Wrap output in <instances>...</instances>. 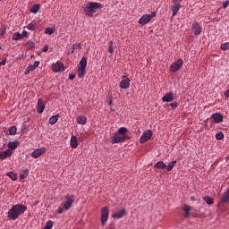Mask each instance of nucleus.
Instances as JSON below:
<instances>
[{
	"label": "nucleus",
	"instance_id": "1",
	"mask_svg": "<svg viewBox=\"0 0 229 229\" xmlns=\"http://www.w3.org/2000/svg\"><path fill=\"white\" fill-rule=\"evenodd\" d=\"M28 210V208L25 205L22 204H16L12 207V208L9 209L7 213V217L11 221H16V219H19L22 214H24Z\"/></svg>",
	"mask_w": 229,
	"mask_h": 229
},
{
	"label": "nucleus",
	"instance_id": "2",
	"mask_svg": "<svg viewBox=\"0 0 229 229\" xmlns=\"http://www.w3.org/2000/svg\"><path fill=\"white\" fill-rule=\"evenodd\" d=\"M128 133V129L126 127H121L118 129L117 132L112 137V140L114 144H119V142H124L130 139L126 134Z\"/></svg>",
	"mask_w": 229,
	"mask_h": 229
},
{
	"label": "nucleus",
	"instance_id": "3",
	"mask_svg": "<svg viewBox=\"0 0 229 229\" xmlns=\"http://www.w3.org/2000/svg\"><path fill=\"white\" fill-rule=\"evenodd\" d=\"M103 8V4L98 2H89L84 7V13L89 17H92L98 10Z\"/></svg>",
	"mask_w": 229,
	"mask_h": 229
},
{
	"label": "nucleus",
	"instance_id": "4",
	"mask_svg": "<svg viewBox=\"0 0 229 229\" xmlns=\"http://www.w3.org/2000/svg\"><path fill=\"white\" fill-rule=\"evenodd\" d=\"M64 202L63 206L59 207L57 209V214H64L65 210H71L72 205L74 204V195L64 196Z\"/></svg>",
	"mask_w": 229,
	"mask_h": 229
},
{
	"label": "nucleus",
	"instance_id": "5",
	"mask_svg": "<svg viewBox=\"0 0 229 229\" xmlns=\"http://www.w3.org/2000/svg\"><path fill=\"white\" fill-rule=\"evenodd\" d=\"M87 57L83 56L78 65V77L85 78V74H87Z\"/></svg>",
	"mask_w": 229,
	"mask_h": 229
},
{
	"label": "nucleus",
	"instance_id": "6",
	"mask_svg": "<svg viewBox=\"0 0 229 229\" xmlns=\"http://www.w3.org/2000/svg\"><path fill=\"white\" fill-rule=\"evenodd\" d=\"M153 17H157V13L152 12L151 14L142 15L138 22L140 24V26H146V24L151 22V19H153Z\"/></svg>",
	"mask_w": 229,
	"mask_h": 229
},
{
	"label": "nucleus",
	"instance_id": "7",
	"mask_svg": "<svg viewBox=\"0 0 229 229\" xmlns=\"http://www.w3.org/2000/svg\"><path fill=\"white\" fill-rule=\"evenodd\" d=\"M181 67H183V60L178 59L170 65V72H177Z\"/></svg>",
	"mask_w": 229,
	"mask_h": 229
},
{
	"label": "nucleus",
	"instance_id": "8",
	"mask_svg": "<svg viewBox=\"0 0 229 229\" xmlns=\"http://www.w3.org/2000/svg\"><path fill=\"white\" fill-rule=\"evenodd\" d=\"M151 137H153V131L151 130H147L140 139V144H146L148 140H150Z\"/></svg>",
	"mask_w": 229,
	"mask_h": 229
},
{
	"label": "nucleus",
	"instance_id": "9",
	"mask_svg": "<svg viewBox=\"0 0 229 229\" xmlns=\"http://www.w3.org/2000/svg\"><path fill=\"white\" fill-rule=\"evenodd\" d=\"M106 221H108V208L105 207L101 209L102 226H105V225H106Z\"/></svg>",
	"mask_w": 229,
	"mask_h": 229
},
{
	"label": "nucleus",
	"instance_id": "10",
	"mask_svg": "<svg viewBox=\"0 0 229 229\" xmlns=\"http://www.w3.org/2000/svg\"><path fill=\"white\" fill-rule=\"evenodd\" d=\"M52 71H54V72H63V71H65V67L64 64L57 62L52 64Z\"/></svg>",
	"mask_w": 229,
	"mask_h": 229
},
{
	"label": "nucleus",
	"instance_id": "11",
	"mask_svg": "<svg viewBox=\"0 0 229 229\" xmlns=\"http://www.w3.org/2000/svg\"><path fill=\"white\" fill-rule=\"evenodd\" d=\"M47 149L46 148H36L32 153L31 157L32 158H38V157H41V155H44Z\"/></svg>",
	"mask_w": 229,
	"mask_h": 229
},
{
	"label": "nucleus",
	"instance_id": "12",
	"mask_svg": "<svg viewBox=\"0 0 229 229\" xmlns=\"http://www.w3.org/2000/svg\"><path fill=\"white\" fill-rule=\"evenodd\" d=\"M192 31H193L194 35H196V36L201 35V31H203L201 24H199L198 22H193L192 23Z\"/></svg>",
	"mask_w": 229,
	"mask_h": 229
},
{
	"label": "nucleus",
	"instance_id": "13",
	"mask_svg": "<svg viewBox=\"0 0 229 229\" xmlns=\"http://www.w3.org/2000/svg\"><path fill=\"white\" fill-rule=\"evenodd\" d=\"M38 65H40V62L35 61L33 64H30L25 69L24 74H30L32 71H35V69H37V67H38Z\"/></svg>",
	"mask_w": 229,
	"mask_h": 229
},
{
	"label": "nucleus",
	"instance_id": "14",
	"mask_svg": "<svg viewBox=\"0 0 229 229\" xmlns=\"http://www.w3.org/2000/svg\"><path fill=\"white\" fill-rule=\"evenodd\" d=\"M45 108H46V105L44 104V100L42 98H38V104H37L38 114H44Z\"/></svg>",
	"mask_w": 229,
	"mask_h": 229
},
{
	"label": "nucleus",
	"instance_id": "15",
	"mask_svg": "<svg viewBox=\"0 0 229 229\" xmlns=\"http://www.w3.org/2000/svg\"><path fill=\"white\" fill-rule=\"evenodd\" d=\"M182 210L183 211V217H185L186 219H189V217H191V211L192 210V208H191V206L189 205H184L182 208Z\"/></svg>",
	"mask_w": 229,
	"mask_h": 229
},
{
	"label": "nucleus",
	"instance_id": "16",
	"mask_svg": "<svg viewBox=\"0 0 229 229\" xmlns=\"http://www.w3.org/2000/svg\"><path fill=\"white\" fill-rule=\"evenodd\" d=\"M126 216V209H121L112 215V217L114 219H121V217H124Z\"/></svg>",
	"mask_w": 229,
	"mask_h": 229
},
{
	"label": "nucleus",
	"instance_id": "17",
	"mask_svg": "<svg viewBox=\"0 0 229 229\" xmlns=\"http://www.w3.org/2000/svg\"><path fill=\"white\" fill-rule=\"evenodd\" d=\"M212 119L215 121L216 124H219L224 119L223 114L221 113H215L212 114Z\"/></svg>",
	"mask_w": 229,
	"mask_h": 229
},
{
	"label": "nucleus",
	"instance_id": "18",
	"mask_svg": "<svg viewBox=\"0 0 229 229\" xmlns=\"http://www.w3.org/2000/svg\"><path fill=\"white\" fill-rule=\"evenodd\" d=\"M131 81L127 78L120 81V89H130V82Z\"/></svg>",
	"mask_w": 229,
	"mask_h": 229
},
{
	"label": "nucleus",
	"instance_id": "19",
	"mask_svg": "<svg viewBox=\"0 0 229 229\" xmlns=\"http://www.w3.org/2000/svg\"><path fill=\"white\" fill-rule=\"evenodd\" d=\"M173 99H174L173 92L166 93L162 98V101H164V103H171V101H173Z\"/></svg>",
	"mask_w": 229,
	"mask_h": 229
},
{
	"label": "nucleus",
	"instance_id": "20",
	"mask_svg": "<svg viewBox=\"0 0 229 229\" xmlns=\"http://www.w3.org/2000/svg\"><path fill=\"white\" fill-rule=\"evenodd\" d=\"M70 146L72 149H76V148H78V138H76V136L72 135L71 137Z\"/></svg>",
	"mask_w": 229,
	"mask_h": 229
},
{
	"label": "nucleus",
	"instance_id": "21",
	"mask_svg": "<svg viewBox=\"0 0 229 229\" xmlns=\"http://www.w3.org/2000/svg\"><path fill=\"white\" fill-rule=\"evenodd\" d=\"M7 148H9L10 151L13 149H17L19 148V141L14 140V141H9L7 144Z\"/></svg>",
	"mask_w": 229,
	"mask_h": 229
},
{
	"label": "nucleus",
	"instance_id": "22",
	"mask_svg": "<svg viewBox=\"0 0 229 229\" xmlns=\"http://www.w3.org/2000/svg\"><path fill=\"white\" fill-rule=\"evenodd\" d=\"M77 123L81 124V126L87 124V116L85 115H79L76 119Z\"/></svg>",
	"mask_w": 229,
	"mask_h": 229
},
{
	"label": "nucleus",
	"instance_id": "23",
	"mask_svg": "<svg viewBox=\"0 0 229 229\" xmlns=\"http://www.w3.org/2000/svg\"><path fill=\"white\" fill-rule=\"evenodd\" d=\"M180 8H182V4L176 3L172 6V12H173V17H175V15L180 12Z\"/></svg>",
	"mask_w": 229,
	"mask_h": 229
},
{
	"label": "nucleus",
	"instance_id": "24",
	"mask_svg": "<svg viewBox=\"0 0 229 229\" xmlns=\"http://www.w3.org/2000/svg\"><path fill=\"white\" fill-rule=\"evenodd\" d=\"M12 153L13 152L10 149H6V150H4L3 152H0V158L2 160H4L5 158H8V157H10L12 155Z\"/></svg>",
	"mask_w": 229,
	"mask_h": 229
},
{
	"label": "nucleus",
	"instance_id": "25",
	"mask_svg": "<svg viewBox=\"0 0 229 229\" xmlns=\"http://www.w3.org/2000/svg\"><path fill=\"white\" fill-rule=\"evenodd\" d=\"M220 199L223 203L229 204V190H227L225 192L222 194Z\"/></svg>",
	"mask_w": 229,
	"mask_h": 229
},
{
	"label": "nucleus",
	"instance_id": "26",
	"mask_svg": "<svg viewBox=\"0 0 229 229\" xmlns=\"http://www.w3.org/2000/svg\"><path fill=\"white\" fill-rule=\"evenodd\" d=\"M37 26H38V21H37L36 20H33V21L27 26V28H28L30 31H35V30H37Z\"/></svg>",
	"mask_w": 229,
	"mask_h": 229
},
{
	"label": "nucleus",
	"instance_id": "27",
	"mask_svg": "<svg viewBox=\"0 0 229 229\" xmlns=\"http://www.w3.org/2000/svg\"><path fill=\"white\" fill-rule=\"evenodd\" d=\"M60 117V114H55L53 115L52 117L49 118L48 123L49 124H56L58 123V118Z\"/></svg>",
	"mask_w": 229,
	"mask_h": 229
},
{
	"label": "nucleus",
	"instance_id": "28",
	"mask_svg": "<svg viewBox=\"0 0 229 229\" xmlns=\"http://www.w3.org/2000/svg\"><path fill=\"white\" fill-rule=\"evenodd\" d=\"M30 174V170L25 169L20 174L21 180H26Z\"/></svg>",
	"mask_w": 229,
	"mask_h": 229
},
{
	"label": "nucleus",
	"instance_id": "29",
	"mask_svg": "<svg viewBox=\"0 0 229 229\" xmlns=\"http://www.w3.org/2000/svg\"><path fill=\"white\" fill-rule=\"evenodd\" d=\"M155 167H157V169H166L167 165L165 164L163 161H158Z\"/></svg>",
	"mask_w": 229,
	"mask_h": 229
},
{
	"label": "nucleus",
	"instance_id": "30",
	"mask_svg": "<svg viewBox=\"0 0 229 229\" xmlns=\"http://www.w3.org/2000/svg\"><path fill=\"white\" fill-rule=\"evenodd\" d=\"M40 10V4H34L31 8H30V13H38V11Z\"/></svg>",
	"mask_w": 229,
	"mask_h": 229
},
{
	"label": "nucleus",
	"instance_id": "31",
	"mask_svg": "<svg viewBox=\"0 0 229 229\" xmlns=\"http://www.w3.org/2000/svg\"><path fill=\"white\" fill-rule=\"evenodd\" d=\"M174 165H176V160L170 162L168 165H166V171L168 172L173 171V169L174 168Z\"/></svg>",
	"mask_w": 229,
	"mask_h": 229
},
{
	"label": "nucleus",
	"instance_id": "32",
	"mask_svg": "<svg viewBox=\"0 0 229 229\" xmlns=\"http://www.w3.org/2000/svg\"><path fill=\"white\" fill-rule=\"evenodd\" d=\"M107 47L108 53H110V55H114V41H110Z\"/></svg>",
	"mask_w": 229,
	"mask_h": 229
},
{
	"label": "nucleus",
	"instance_id": "33",
	"mask_svg": "<svg viewBox=\"0 0 229 229\" xmlns=\"http://www.w3.org/2000/svg\"><path fill=\"white\" fill-rule=\"evenodd\" d=\"M7 176L9 178H11V180H13V182H16V180H17V174H15V173H13V172L7 173Z\"/></svg>",
	"mask_w": 229,
	"mask_h": 229
},
{
	"label": "nucleus",
	"instance_id": "34",
	"mask_svg": "<svg viewBox=\"0 0 229 229\" xmlns=\"http://www.w3.org/2000/svg\"><path fill=\"white\" fill-rule=\"evenodd\" d=\"M204 201H205L208 205H213V204H214V199L210 198L209 196L204 197Z\"/></svg>",
	"mask_w": 229,
	"mask_h": 229
},
{
	"label": "nucleus",
	"instance_id": "35",
	"mask_svg": "<svg viewBox=\"0 0 229 229\" xmlns=\"http://www.w3.org/2000/svg\"><path fill=\"white\" fill-rule=\"evenodd\" d=\"M9 135H17V127L16 126H12L9 129Z\"/></svg>",
	"mask_w": 229,
	"mask_h": 229
},
{
	"label": "nucleus",
	"instance_id": "36",
	"mask_svg": "<svg viewBox=\"0 0 229 229\" xmlns=\"http://www.w3.org/2000/svg\"><path fill=\"white\" fill-rule=\"evenodd\" d=\"M26 47H27L28 49H35V42H33V41H28V42L26 43Z\"/></svg>",
	"mask_w": 229,
	"mask_h": 229
},
{
	"label": "nucleus",
	"instance_id": "37",
	"mask_svg": "<svg viewBox=\"0 0 229 229\" xmlns=\"http://www.w3.org/2000/svg\"><path fill=\"white\" fill-rule=\"evenodd\" d=\"M21 38H22V35L19 32L13 35V40H21Z\"/></svg>",
	"mask_w": 229,
	"mask_h": 229
},
{
	"label": "nucleus",
	"instance_id": "38",
	"mask_svg": "<svg viewBox=\"0 0 229 229\" xmlns=\"http://www.w3.org/2000/svg\"><path fill=\"white\" fill-rule=\"evenodd\" d=\"M220 49H222V51H228L229 42H225V43L222 44L220 47Z\"/></svg>",
	"mask_w": 229,
	"mask_h": 229
},
{
	"label": "nucleus",
	"instance_id": "39",
	"mask_svg": "<svg viewBox=\"0 0 229 229\" xmlns=\"http://www.w3.org/2000/svg\"><path fill=\"white\" fill-rule=\"evenodd\" d=\"M72 49H73V51H80V49H81V43H76V44H73L72 46Z\"/></svg>",
	"mask_w": 229,
	"mask_h": 229
},
{
	"label": "nucleus",
	"instance_id": "40",
	"mask_svg": "<svg viewBox=\"0 0 229 229\" xmlns=\"http://www.w3.org/2000/svg\"><path fill=\"white\" fill-rule=\"evenodd\" d=\"M216 140H223L225 139V134L223 132H218L216 134Z\"/></svg>",
	"mask_w": 229,
	"mask_h": 229
},
{
	"label": "nucleus",
	"instance_id": "41",
	"mask_svg": "<svg viewBox=\"0 0 229 229\" xmlns=\"http://www.w3.org/2000/svg\"><path fill=\"white\" fill-rule=\"evenodd\" d=\"M45 33H46L47 35H53V34L55 33V30H53V28H47V29L45 30Z\"/></svg>",
	"mask_w": 229,
	"mask_h": 229
},
{
	"label": "nucleus",
	"instance_id": "42",
	"mask_svg": "<svg viewBox=\"0 0 229 229\" xmlns=\"http://www.w3.org/2000/svg\"><path fill=\"white\" fill-rule=\"evenodd\" d=\"M45 228H47V229L53 228V221H51V220L47 221L46 225H45Z\"/></svg>",
	"mask_w": 229,
	"mask_h": 229
},
{
	"label": "nucleus",
	"instance_id": "43",
	"mask_svg": "<svg viewBox=\"0 0 229 229\" xmlns=\"http://www.w3.org/2000/svg\"><path fill=\"white\" fill-rule=\"evenodd\" d=\"M6 34V27L1 29L0 37H4Z\"/></svg>",
	"mask_w": 229,
	"mask_h": 229
},
{
	"label": "nucleus",
	"instance_id": "44",
	"mask_svg": "<svg viewBox=\"0 0 229 229\" xmlns=\"http://www.w3.org/2000/svg\"><path fill=\"white\" fill-rule=\"evenodd\" d=\"M48 49H49V46L45 45L44 47L42 48V51H43V53H46V52H47Z\"/></svg>",
	"mask_w": 229,
	"mask_h": 229
},
{
	"label": "nucleus",
	"instance_id": "45",
	"mask_svg": "<svg viewBox=\"0 0 229 229\" xmlns=\"http://www.w3.org/2000/svg\"><path fill=\"white\" fill-rule=\"evenodd\" d=\"M228 6H229V1L224 2L223 8H228Z\"/></svg>",
	"mask_w": 229,
	"mask_h": 229
},
{
	"label": "nucleus",
	"instance_id": "46",
	"mask_svg": "<svg viewBox=\"0 0 229 229\" xmlns=\"http://www.w3.org/2000/svg\"><path fill=\"white\" fill-rule=\"evenodd\" d=\"M24 37H28V31L23 30L21 33V38H24Z\"/></svg>",
	"mask_w": 229,
	"mask_h": 229
},
{
	"label": "nucleus",
	"instance_id": "47",
	"mask_svg": "<svg viewBox=\"0 0 229 229\" xmlns=\"http://www.w3.org/2000/svg\"><path fill=\"white\" fill-rule=\"evenodd\" d=\"M170 106H172V108H176L178 106L177 103H171Z\"/></svg>",
	"mask_w": 229,
	"mask_h": 229
},
{
	"label": "nucleus",
	"instance_id": "48",
	"mask_svg": "<svg viewBox=\"0 0 229 229\" xmlns=\"http://www.w3.org/2000/svg\"><path fill=\"white\" fill-rule=\"evenodd\" d=\"M74 78H76L75 74H70L69 75V80L72 81V80H74Z\"/></svg>",
	"mask_w": 229,
	"mask_h": 229
},
{
	"label": "nucleus",
	"instance_id": "49",
	"mask_svg": "<svg viewBox=\"0 0 229 229\" xmlns=\"http://www.w3.org/2000/svg\"><path fill=\"white\" fill-rule=\"evenodd\" d=\"M0 64H1V65H5V64H6V58L3 59V60L0 62Z\"/></svg>",
	"mask_w": 229,
	"mask_h": 229
},
{
	"label": "nucleus",
	"instance_id": "50",
	"mask_svg": "<svg viewBox=\"0 0 229 229\" xmlns=\"http://www.w3.org/2000/svg\"><path fill=\"white\" fill-rule=\"evenodd\" d=\"M107 105H108L109 106H111V105H112V98H110L109 100H107Z\"/></svg>",
	"mask_w": 229,
	"mask_h": 229
},
{
	"label": "nucleus",
	"instance_id": "51",
	"mask_svg": "<svg viewBox=\"0 0 229 229\" xmlns=\"http://www.w3.org/2000/svg\"><path fill=\"white\" fill-rule=\"evenodd\" d=\"M69 55H74V49L72 48V51L69 52Z\"/></svg>",
	"mask_w": 229,
	"mask_h": 229
},
{
	"label": "nucleus",
	"instance_id": "52",
	"mask_svg": "<svg viewBox=\"0 0 229 229\" xmlns=\"http://www.w3.org/2000/svg\"><path fill=\"white\" fill-rule=\"evenodd\" d=\"M191 201H194V197H191Z\"/></svg>",
	"mask_w": 229,
	"mask_h": 229
},
{
	"label": "nucleus",
	"instance_id": "53",
	"mask_svg": "<svg viewBox=\"0 0 229 229\" xmlns=\"http://www.w3.org/2000/svg\"><path fill=\"white\" fill-rule=\"evenodd\" d=\"M174 1V3H176V1H178V0H173Z\"/></svg>",
	"mask_w": 229,
	"mask_h": 229
},
{
	"label": "nucleus",
	"instance_id": "54",
	"mask_svg": "<svg viewBox=\"0 0 229 229\" xmlns=\"http://www.w3.org/2000/svg\"><path fill=\"white\" fill-rule=\"evenodd\" d=\"M0 49H1V47H0Z\"/></svg>",
	"mask_w": 229,
	"mask_h": 229
}]
</instances>
